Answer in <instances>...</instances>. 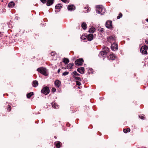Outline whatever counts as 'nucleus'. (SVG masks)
Listing matches in <instances>:
<instances>
[{"mask_svg":"<svg viewBox=\"0 0 148 148\" xmlns=\"http://www.w3.org/2000/svg\"><path fill=\"white\" fill-rule=\"evenodd\" d=\"M97 9L96 10V12L98 14H103L105 12V9L101 5H98L96 6Z\"/></svg>","mask_w":148,"mask_h":148,"instance_id":"f257e3e1","label":"nucleus"},{"mask_svg":"<svg viewBox=\"0 0 148 148\" xmlns=\"http://www.w3.org/2000/svg\"><path fill=\"white\" fill-rule=\"evenodd\" d=\"M37 71L45 76H47L48 75L47 70L45 68L40 67L37 69Z\"/></svg>","mask_w":148,"mask_h":148,"instance_id":"f03ea898","label":"nucleus"},{"mask_svg":"<svg viewBox=\"0 0 148 148\" xmlns=\"http://www.w3.org/2000/svg\"><path fill=\"white\" fill-rule=\"evenodd\" d=\"M148 47L146 45L142 46L140 49V52L143 54L146 55L148 53Z\"/></svg>","mask_w":148,"mask_h":148,"instance_id":"7ed1b4c3","label":"nucleus"},{"mask_svg":"<svg viewBox=\"0 0 148 148\" xmlns=\"http://www.w3.org/2000/svg\"><path fill=\"white\" fill-rule=\"evenodd\" d=\"M116 37L114 35L107 38V41L111 43H114L116 41Z\"/></svg>","mask_w":148,"mask_h":148,"instance_id":"20e7f679","label":"nucleus"},{"mask_svg":"<svg viewBox=\"0 0 148 148\" xmlns=\"http://www.w3.org/2000/svg\"><path fill=\"white\" fill-rule=\"evenodd\" d=\"M50 92V90L48 87L45 86L41 90L42 93L45 95H48Z\"/></svg>","mask_w":148,"mask_h":148,"instance_id":"39448f33","label":"nucleus"},{"mask_svg":"<svg viewBox=\"0 0 148 148\" xmlns=\"http://www.w3.org/2000/svg\"><path fill=\"white\" fill-rule=\"evenodd\" d=\"M83 60L82 58H80L77 59L75 61V63L76 65L81 66L83 64Z\"/></svg>","mask_w":148,"mask_h":148,"instance_id":"423d86ee","label":"nucleus"},{"mask_svg":"<svg viewBox=\"0 0 148 148\" xmlns=\"http://www.w3.org/2000/svg\"><path fill=\"white\" fill-rule=\"evenodd\" d=\"M106 27L108 29L112 28L113 27L112 25V21H107L106 24Z\"/></svg>","mask_w":148,"mask_h":148,"instance_id":"0eeeda50","label":"nucleus"},{"mask_svg":"<svg viewBox=\"0 0 148 148\" xmlns=\"http://www.w3.org/2000/svg\"><path fill=\"white\" fill-rule=\"evenodd\" d=\"M111 49L113 51L117 50L118 49V46L117 44L113 43L111 46Z\"/></svg>","mask_w":148,"mask_h":148,"instance_id":"6e6552de","label":"nucleus"},{"mask_svg":"<svg viewBox=\"0 0 148 148\" xmlns=\"http://www.w3.org/2000/svg\"><path fill=\"white\" fill-rule=\"evenodd\" d=\"M54 84L57 88H59L61 86V82L59 80H56L54 82Z\"/></svg>","mask_w":148,"mask_h":148,"instance_id":"1a4fd4ad","label":"nucleus"},{"mask_svg":"<svg viewBox=\"0 0 148 148\" xmlns=\"http://www.w3.org/2000/svg\"><path fill=\"white\" fill-rule=\"evenodd\" d=\"M107 55V54H106V53L103 51L100 52L99 55V56L101 58H104L106 57Z\"/></svg>","mask_w":148,"mask_h":148,"instance_id":"9d476101","label":"nucleus"},{"mask_svg":"<svg viewBox=\"0 0 148 148\" xmlns=\"http://www.w3.org/2000/svg\"><path fill=\"white\" fill-rule=\"evenodd\" d=\"M67 9L69 11H73L75 10V7L73 5H69L68 6Z\"/></svg>","mask_w":148,"mask_h":148,"instance_id":"9b49d317","label":"nucleus"},{"mask_svg":"<svg viewBox=\"0 0 148 148\" xmlns=\"http://www.w3.org/2000/svg\"><path fill=\"white\" fill-rule=\"evenodd\" d=\"M77 71L81 74H83L84 72V68L82 67L77 69Z\"/></svg>","mask_w":148,"mask_h":148,"instance_id":"f8f14e48","label":"nucleus"},{"mask_svg":"<svg viewBox=\"0 0 148 148\" xmlns=\"http://www.w3.org/2000/svg\"><path fill=\"white\" fill-rule=\"evenodd\" d=\"M62 7V5L61 4H58L56 5L55 7V8L56 9L55 11V12H59L60 10H58V9H60Z\"/></svg>","mask_w":148,"mask_h":148,"instance_id":"ddd939ff","label":"nucleus"},{"mask_svg":"<svg viewBox=\"0 0 148 148\" xmlns=\"http://www.w3.org/2000/svg\"><path fill=\"white\" fill-rule=\"evenodd\" d=\"M86 39L88 41H91L93 39V35L92 34H89L86 36Z\"/></svg>","mask_w":148,"mask_h":148,"instance_id":"4468645a","label":"nucleus"},{"mask_svg":"<svg viewBox=\"0 0 148 148\" xmlns=\"http://www.w3.org/2000/svg\"><path fill=\"white\" fill-rule=\"evenodd\" d=\"M54 1V0H47L46 5L47 6H50L53 4Z\"/></svg>","mask_w":148,"mask_h":148,"instance_id":"2eb2a0df","label":"nucleus"},{"mask_svg":"<svg viewBox=\"0 0 148 148\" xmlns=\"http://www.w3.org/2000/svg\"><path fill=\"white\" fill-rule=\"evenodd\" d=\"M103 49L104 51L106 53V54H107L109 51V49L108 47H103Z\"/></svg>","mask_w":148,"mask_h":148,"instance_id":"dca6fc26","label":"nucleus"},{"mask_svg":"<svg viewBox=\"0 0 148 148\" xmlns=\"http://www.w3.org/2000/svg\"><path fill=\"white\" fill-rule=\"evenodd\" d=\"M51 105L52 107L54 108L58 109L59 108L58 105L57 104L55 103H52Z\"/></svg>","mask_w":148,"mask_h":148,"instance_id":"f3484780","label":"nucleus"},{"mask_svg":"<svg viewBox=\"0 0 148 148\" xmlns=\"http://www.w3.org/2000/svg\"><path fill=\"white\" fill-rule=\"evenodd\" d=\"M32 85L34 87H36L38 85V81L36 80L32 82Z\"/></svg>","mask_w":148,"mask_h":148,"instance_id":"a211bd4d","label":"nucleus"},{"mask_svg":"<svg viewBox=\"0 0 148 148\" xmlns=\"http://www.w3.org/2000/svg\"><path fill=\"white\" fill-rule=\"evenodd\" d=\"M63 62L65 63V64H66L69 63V61L68 58H64L63 59Z\"/></svg>","mask_w":148,"mask_h":148,"instance_id":"6ab92c4d","label":"nucleus"},{"mask_svg":"<svg viewBox=\"0 0 148 148\" xmlns=\"http://www.w3.org/2000/svg\"><path fill=\"white\" fill-rule=\"evenodd\" d=\"M15 3L13 2H11L9 3L8 5V6L11 8H13L14 7Z\"/></svg>","mask_w":148,"mask_h":148,"instance_id":"aec40b11","label":"nucleus"},{"mask_svg":"<svg viewBox=\"0 0 148 148\" xmlns=\"http://www.w3.org/2000/svg\"><path fill=\"white\" fill-rule=\"evenodd\" d=\"M95 28L94 27H92L91 28L89 29L88 32L90 33H93L95 31Z\"/></svg>","mask_w":148,"mask_h":148,"instance_id":"412c9836","label":"nucleus"},{"mask_svg":"<svg viewBox=\"0 0 148 148\" xmlns=\"http://www.w3.org/2000/svg\"><path fill=\"white\" fill-rule=\"evenodd\" d=\"M82 27L83 29L85 30L87 28V25L85 22H83L82 24Z\"/></svg>","mask_w":148,"mask_h":148,"instance_id":"4be33fe9","label":"nucleus"},{"mask_svg":"<svg viewBox=\"0 0 148 148\" xmlns=\"http://www.w3.org/2000/svg\"><path fill=\"white\" fill-rule=\"evenodd\" d=\"M34 95V93L32 92H31L27 94V97L28 98H30L31 97Z\"/></svg>","mask_w":148,"mask_h":148,"instance_id":"5701e85b","label":"nucleus"},{"mask_svg":"<svg viewBox=\"0 0 148 148\" xmlns=\"http://www.w3.org/2000/svg\"><path fill=\"white\" fill-rule=\"evenodd\" d=\"M60 142H56L55 144L56 145V147L57 148H60Z\"/></svg>","mask_w":148,"mask_h":148,"instance_id":"b1692460","label":"nucleus"},{"mask_svg":"<svg viewBox=\"0 0 148 148\" xmlns=\"http://www.w3.org/2000/svg\"><path fill=\"white\" fill-rule=\"evenodd\" d=\"M110 58L111 60H114L115 59V57L113 54H110Z\"/></svg>","mask_w":148,"mask_h":148,"instance_id":"393cba45","label":"nucleus"},{"mask_svg":"<svg viewBox=\"0 0 148 148\" xmlns=\"http://www.w3.org/2000/svg\"><path fill=\"white\" fill-rule=\"evenodd\" d=\"M130 128H127V129H124L123 130V131L125 133H127V132H130Z\"/></svg>","mask_w":148,"mask_h":148,"instance_id":"a878e982","label":"nucleus"},{"mask_svg":"<svg viewBox=\"0 0 148 148\" xmlns=\"http://www.w3.org/2000/svg\"><path fill=\"white\" fill-rule=\"evenodd\" d=\"M73 77L74 78L76 82L77 81H81V79L79 77Z\"/></svg>","mask_w":148,"mask_h":148,"instance_id":"bb28decb","label":"nucleus"},{"mask_svg":"<svg viewBox=\"0 0 148 148\" xmlns=\"http://www.w3.org/2000/svg\"><path fill=\"white\" fill-rule=\"evenodd\" d=\"M73 65L74 64L73 63H70L68 64L67 68H68L69 67V68L71 69L72 68V67L73 66Z\"/></svg>","mask_w":148,"mask_h":148,"instance_id":"cd10ccee","label":"nucleus"},{"mask_svg":"<svg viewBox=\"0 0 148 148\" xmlns=\"http://www.w3.org/2000/svg\"><path fill=\"white\" fill-rule=\"evenodd\" d=\"M73 75H77V76H79L80 75L77 73V72L76 71H74L73 72Z\"/></svg>","mask_w":148,"mask_h":148,"instance_id":"c85d7f7f","label":"nucleus"},{"mask_svg":"<svg viewBox=\"0 0 148 148\" xmlns=\"http://www.w3.org/2000/svg\"><path fill=\"white\" fill-rule=\"evenodd\" d=\"M144 115L142 114L140 115H139V117L142 119H144Z\"/></svg>","mask_w":148,"mask_h":148,"instance_id":"c756f323","label":"nucleus"},{"mask_svg":"<svg viewBox=\"0 0 148 148\" xmlns=\"http://www.w3.org/2000/svg\"><path fill=\"white\" fill-rule=\"evenodd\" d=\"M69 73V72H67L66 71L64 72L62 74V76H65L67 75H68Z\"/></svg>","mask_w":148,"mask_h":148,"instance_id":"7c9ffc66","label":"nucleus"},{"mask_svg":"<svg viewBox=\"0 0 148 148\" xmlns=\"http://www.w3.org/2000/svg\"><path fill=\"white\" fill-rule=\"evenodd\" d=\"M84 8L86 9H87V12H89L90 10L89 9V8H88V5H86L85 7Z\"/></svg>","mask_w":148,"mask_h":148,"instance_id":"2f4dec72","label":"nucleus"},{"mask_svg":"<svg viewBox=\"0 0 148 148\" xmlns=\"http://www.w3.org/2000/svg\"><path fill=\"white\" fill-rule=\"evenodd\" d=\"M122 16V14L121 13H119V15L117 16V19H119L121 18Z\"/></svg>","mask_w":148,"mask_h":148,"instance_id":"473e14b6","label":"nucleus"},{"mask_svg":"<svg viewBox=\"0 0 148 148\" xmlns=\"http://www.w3.org/2000/svg\"><path fill=\"white\" fill-rule=\"evenodd\" d=\"M81 38L82 39L85 40L86 39V36L85 35H83L81 37Z\"/></svg>","mask_w":148,"mask_h":148,"instance_id":"72a5a7b5","label":"nucleus"},{"mask_svg":"<svg viewBox=\"0 0 148 148\" xmlns=\"http://www.w3.org/2000/svg\"><path fill=\"white\" fill-rule=\"evenodd\" d=\"M76 84L78 86H79L81 85V83L79 81H76Z\"/></svg>","mask_w":148,"mask_h":148,"instance_id":"f704fd0d","label":"nucleus"},{"mask_svg":"<svg viewBox=\"0 0 148 148\" xmlns=\"http://www.w3.org/2000/svg\"><path fill=\"white\" fill-rule=\"evenodd\" d=\"M40 1L43 4L47 2V0H40Z\"/></svg>","mask_w":148,"mask_h":148,"instance_id":"c9c22d12","label":"nucleus"},{"mask_svg":"<svg viewBox=\"0 0 148 148\" xmlns=\"http://www.w3.org/2000/svg\"><path fill=\"white\" fill-rule=\"evenodd\" d=\"M61 1L65 3L69 2L68 0H61Z\"/></svg>","mask_w":148,"mask_h":148,"instance_id":"e433bc0d","label":"nucleus"},{"mask_svg":"<svg viewBox=\"0 0 148 148\" xmlns=\"http://www.w3.org/2000/svg\"><path fill=\"white\" fill-rule=\"evenodd\" d=\"M55 52L54 51L52 52L51 53V55L52 56H55Z\"/></svg>","mask_w":148,"mask_h":148,"instance_id":"4c0bfd02","label":"nucleus"},{"mask_svg":"<svg viewBox=\"0 0 148 148\" xmlns=\"http://www.w3.org/2000/svg\"><path fill=\"white\" fill-rule=\"evenodd\" d=\"M53 92H54L56 91V89L55 88H52L51 90Z\"/></svg>","mask_w":148,"mask_h":148,"instance_id":"58836bf2","label":"nucleus"},{"mask_svg":"<svg viewBox=\"0 0 148 148\" xmlns=\"http://www.w3.org/2000/svg\"><path fill=\"white\" fill-rule=\"evenodd\" d=\"M11 109V107L10 105H8V110H9V112H10V110Z\"/></svg>","mask_w":148,"mask_h":148,"instance_id":"ea45409f","label":"nucleus"},{"mask_svg":"<svg viewBox=\"0 0 148 148\" xmlns=\"http://www.w3.org/2000/svg\"><path fill=\"white\" fill-rule=\"evenodd\" d=\"M68 68H67V66L66 67H62V69H67Z\"/></svg>","mask_w":148,"mask_h":148,"instance_id":"a19ab883","label":"nucleus"},{"mask_svg":"<svg viewBox=\"0 0 148 148\" xmlns=\"http://www.w3.org/2000/svg\"><path fill=\"white\" fill-rule=\"evenodd\" d=\"M61 69H58V73H59Z\"/></svg>","mask_w":148,"mask_h":148,"instance_id":"79ce46f5","label":"nucleus"},{"mask_svg":"<svg viewBox=\"0 0 148 148\" xmlns=\"http://www.w3.org/2000/svg\"><path fill=\"white\" fill-rule=\"evenodd\" d=\"M145 42L146 44H148V40H145Z\"/></svg>","mask_w":148,"mask_h":148,"instance_id":"37998d69","label":"nucleus"},{"mask_svg":"<svg viewBox=\"0 0 148 148\" xmlns=\"http://www.w3.org/2000/svg\"><path fill=\"white\" fill-rule=\"evenodd\" d=\"M98 29L99 30V31H103V29H101V30H100L99 29Z\"/></svg>","mask_w":148,"mask_h":148,"instance_id":"c03bdc74","label":"nucleus"},{"mask_svg":"<svg viewBox=\"0 0 148 148\" xmlns=\"http://www.w3.org/2000/svg\"><path fill=\"white\" fill-rule=\"evenodd\" d=\"M146 21L147 22H148V18L146 19Z\"/></svg>","mask_w":148,"mask_h":148,"instance_id":"a18cd8bd","label":"nucleus"},{"mask_svg":"<svg viewBox=\"0 0 148 148\" xmlns=\"http://www.w3.org/2000/svg\"><path fill=\"white\" fill-rule=\"evenodd\" d=\"M78 88H80V87H78Z\"/></svg>","mask_w":148,"mask_h":148,"instance_id":"49530a36","label":"nucleus"},{"mask_svg":"<svg viewBox=\"0 0 148 148\" xmlns=\"http://www.w3.org/2000/svg\"><path fill=\"white\" fill-rule=\"evenodd\" d=\"M54 138H56V136H55V137H54Z\"/></svg>","mask_w":148,"mask_h":148,"instance_id":"de8ad7c7","label":"nucleus"},{"mask_svg":"<svg viewBox=\"0 0 148 148\" xmlns=\"http://www.w3.org/2000/svg\"><path fill=\"white\" fill-rule=\"evenodd\" d=\"M90 69V70H92V69Z\"/></svg>","mask_w":148,"mask_h":148,"instance_id":"09e8293b","label":"nucleus"},{"mask_svg":"<svg viewBox=\"0 0 148 148\" xmlns=\"http://www.w3.org/2000/svg\"><path fill=\"white\" fill-rule=\"evenodd\" d=\"M1 34V32H0V34Z\"/></svg>","mask_w":148,"mask_h":148,"instance_id":"8fccbe9b","label":"nucleus"}]
</instances>
